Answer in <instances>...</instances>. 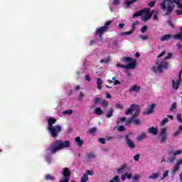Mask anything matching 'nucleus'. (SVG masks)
I'll use <instances>...</instances> for the list:
<instances>
[{
    "label": "nucleus",
    "instance_id": "1",
    "mask_svg": "<svg viewBox=\"0 0 182 182\" xmlns=\"http://www.w3.org/2000/svg\"><path fill=\"white\" fill-rule=\"evenodd\" d=\"M133 112H135L134 114L126 121V126H129L134 123L136 126H139L140 124V119H136V117H139L140 114V107L137 105L132 104L130 105V108L126 109L125 114L126 116H129V114H132Z\"/></svg>",
    "mask_w": 182,
    "mask_h": 182
},
{
    "label": "nucleus",
    "instance_id": "2",
    "mask_svg": "<svg viewBox=\"0 0 182 182\" xmlns=\"http://www.w3.org/2000/svg\"><path fill=\"white\" fill-rule=\"evenodd\" d=\"M69 147H70V141H63L60 139H56L50 144V146L47 149V151L50 154H56L58 151Z\"/></svg>",
    "mask_w": 182,
    "mask_h": 182
},
{
    "label": "nucleus",
    "instance_id": "3",
    "mask_svg": "<svg viewBox=\"0 0 182 182\" xmlns=\"http://www.w3.org/2000/svg\"><path fill=\"white\" fill-rule=\"evenodd\" d=\"M58 120L55 118L50 117L48 119V132L53 139H56L60 132H62V125L58 124L53 126Z\"/></svg>",
    "mask_w": 182,
    "mask_h": 182
},
{
    "label": "nucleus",
    "instance_id": "4",
    "mask_svg": "<svg viewBox=\"0 0 182 182\" xmlns=\"http://www.w3.org/2000/svg\"><path fill=\"white\" fill-rule=\"evenodd\" d=\"M130 136H132V134L130 133L125 134V141L129 149H134L136 147V144H134V142L130 139Z\"/></svg>",
    "mask_w": 182,
    "mask_h": 182
},
{
    "label": "nucleus",
    "instance_id": "5",
    "mask_svg": "<svg viewBox=\"0 0 182 182\" xmlns=\"http://www.w3.org/2000/svg\"><path fill=\"white\" fill-rule=\"evenodd\" d=\"M156 65H159V73L163 72V69H167V68H168V63L165 60H157Z\"/></svg>",
    "mask_w": 182,
    "mask_h": 182
},
{
    "label": "nucleus",
    "instance_id": "6",
    "mask_svg": "<svg viewBox=\"0 0 182 182\" xmlns=\"http://www.w3.org/2000/svg\"><path fill=\"white\" fill-rule=\"evenodd\" d=\"M117 68H122V69H134V68H136V60H133L132 62L128 63L126 65L117 63Z\"/></svg>",
    "mask_w": 182,
    "mask_h": 182
},
{
    "label": "nucleus",
    "instance_id": "7",
    "mask_svg": "<svg viewBox=\"0 0 182 182\" xmlns=\"http://www.w3.org/2000/svg\"><path fill=\"white\" fill-rule=\"evenodd\" d=\"M161 136V143H166V140L167 139V129L162 128L160 132Z\"/></svg>",
    "mask_w": 182,
    "mask_h": 182
},
{
    "label": "nucleus",
    "instance_id": "8",
    "mask_svg": "<svg viewBox=\"0 0 182 182\" xmlns=\"http://www.w3.org/2000/svg\"><path fill=\"white\" fill-rule=\"evenodd\" d=\"M106 31H107V28L106 26H101L97 29L95 33L96 35H99L100 41H102V35H103Z\"/></svg>",
    "mask_w": 182,
    "mask_h": 182
},
{
    "label": "nucleus",
    "instance_id": "9",
    "mask_svg": "<svg viewBox=\"0 0 182 182\" xmlns=\"http://www.w3.org/2000/svg\"><path fill=\"white\" fill-rule=\"evenodd\" d=\"M181 83V75H179L178 80H176V83L174 80H172L173 89H174V90H178V85Z\"/></svg>",
    "mask_w": 182,
    "mask_h": 182
},
{
    "label": "nucleus",
    "instance_id": "10",
    "mask_svg": "<svg viewBox=\"0 0 182 182\" xmlns=\"http://www.w3.org/2000/svg\"><path fill=\"white\" fill-rule=\"evenodd\" d=\"M62 174L65 177V178H69V177H70V175L72 174V172L70 171L69 168H64Z\"/></svg>",
    "mask_w": 182,
    "mask_h": 182
},
{
    "label": "nucleus",
    "instance_id": "11",
    "mask_svg": "<svg viewBox=\"0 0 182 182\" xmlns=\"http://www.w3.org/2000/svg\"><path fill=\"white\" fill-rule=\"evenodd\" d=\"M148 133H151V134H154V136H156V134H159V129L154 127H151L148 129Z\"/></svg>",
    "mask_w": 182,
    "mask_h": 182
},
{
    "label": "nucleus",
    "instance_id": "12",
    "mask_svg": "<svg viewBox=\"0 0 182 182\" xmlns=\"http://www.w3.org/2000/svg\"><path fill=\"white\" fill-rule=\"evenodd\" d=\"M133 177V173H125L124 174H123L121 177V180L122 181H124V180H126V178H127L128 180H130V178H132Z\"/></svg>",
    "mask_w": 182,
    "mask_h": 182
},
{
    "label": "nucleus",
    "instance_id": "13",
    "mask_svg": "<svg viewBox=\"0 0 182 182\" xmlns=\"http://www.w3.org/2000/svg\"><path fill=\"white\" fill-rule=\"evenodd\" d=\"M75 141L77 146H78V147H82V146H83V144H85V141H83V140L80 139V136L75 137Z\"/></svg>",
    "mask_w": 182,
    "mask_h": 182
},
{
    "label": "nucleus",
    "instance_id": "14",
    "mask_svg": "<svg viewBox=\"0 0 182 182\" xmlns=\"http://www.w3.org/2000/svg\"><path fill=\"white\" fill-rule=\"evenodd\" d=\"M154 107H156V104H151L146 109V114H151L154 112Z\"/></svg>",
    "mask_w": 182,
    "mask_h": 182
},
{
    "label": "nucleus",
    "instance_id": "15",
    "mask_svg": "<svg viewBox=\"0 0 182 182\" xmlns=\"http://www.w3.org/2000/svg\"><path fill=\"white\" fill-rule=\"evenodd\" d=\"M153 14L154 13L146 14L144 16H142V21L144 22H146V21H149V20L151 19V16H153Z\"/></svg>",
    "mask_w": 182,
    "mask_h": 182
},
{
    "label": "nucleus",
    "instance_id": "16",
    "mask_svg": "<svg viewBox=\"0 0 182 182\" xmlns=\"http://www.w3.org/2000/svg\"><path fill=\"white\" fill-rule=\"evenodd\" d=\"M94 113L95 114H97V116H102V114H103V110H102L101 107H96L94 109Z\"/></svg>",
    "mask_w": 182,
    "mask_h": 182
},
{
    "label": "nucleus",
    "instance_id": "17",
    "mask_svg": "<svg viewBox=\"0 0 182 182\" xmlns=\"http://www.w3.org/2000/svg\"><path fill=\"white\" fill-rule=\"evenodd\" d=\"M147 138V135L146 134V133L142 132L141 133V134H139L136 140H138V141H141V140H144V139Z\"/></svg>",
    "mask_w": 182,
    "mask_h": 182
},
{
    "label": "nucleus",
    "instance_id": "18",
    "mask_svg": "<svg viewBox=\"0 0 182 182\" xmlns=\"http://www.w3.org/2000/svg\"><path fill=\"white\" fill-rule=\"evenodd\" d=\"M137 1L139 0H126L124 2V5L126 8H129L130 5H133V4H134V2H137Z\"/></svg>",
    "mask_w": 182,
    "mask_h": 182
},
{
    "label": "nucleus",
    "instance_id": "19",
    "mask_svg": "<svg viewBox=\"0 0 182 182\" xmlns=\"http://www.w3.org/2000/svg\"><path fill=\"white\" fill-rule=\"evenodd\" d=\"M169 39H171V34H166L161 37V42H166L168 41Z\"/></svg>",
    "mask_w": 182,
    "mask_h": 182
},
{
    "label": "nucleus",
    "instance_id": "20",
    "mask_svg": "<svg viewBox=\"0 0 182 182\" xmlns=\"http://www.w3.org/2000/svg\"><path fill=\"white\" fill-rule=\"evenodd\" d=\"M102 85H103V80H102V78H97V87L98 90H102Z\"/></svg>",
    "mask_w": 182,
    "mask_h": 182
},
{
    "label": "nucleus",
    "instance_id": "21",
    "mask_svg": "<svg viewBox=\"0 0 182 182\" xmlns=\"http://www.w3.org/2000/svg\"><path fill=\"white\" fill-rule=\"evenodd\" d=\"M46 181H55V176L48 174L44 177Z\"/></svg>",
    "mask_w": 182,
    "mask_h": 182
},
{
    "label": "nucleus",
    "instance_id": "22",
    "mask_svg": "<svg viewBox=\"0 0 182 182\" xmlns=\"http://www.w3.org/2000/svg\"><path fill=\"white\" fill-rule=\"evenodd\" d=\"M127 168V165L124 164L122 165V166L117 170V173L118 174H122L123 171H124V169Z\"/></svg>",
    "mask_w": 182,
    "mask_h": 182
},
{
    "label": "nucleus",
    "instance_id": "23",
    "mask_svg": "<svg viewBox=\"0 0 182 182\" xmlns=\"http://www.w3.org/2000/svg\"><path fill=\"white\" fill-rule=\"evenodd\" d=\"M92 159H96V155L93 152L88 153L87 154V159L88 160V161H90Z\"/></svg>",
    "mask_w": 182,
    "mask_h": 182
},
{
    "label": "nucleus",
    "instance_id": "24",
    "mask_svg": "<svg viewBox=\"0 0 182 182\" xmlns=\"http://www.w3.org/2000/svg\"><path fill=\"white\" fill-rule=\"evenodd\" d=\"M113 109L110 108L109 109L107 110V114L105 115V117H107L108 119H110V117H113Z\"/></svg>",
    "mask_w": 182,
    "mask_h": 182
},
{
    "label": "nucleus",
    "instance_id": "25",
    "mask_svg": "<svg viewBox=\"0 0 182 182\" xmlns=\"http://www.w3.org/2000/svg\"><path fill=\"white\" fill-rule=\"evenodd\" d=\"M142 12V14H144V15L147 14H154V11H150V8H146L144 10H141Z\"/></svg>",
    "mask_w": 182,
    "mask_h": 182
},
{
    "label": "nucleus",
    "instance_id": "26",
    "mask_svg": "<svg viewBox=\"0 0 182 182\" xmlns=\"http://www.w3.org/2000/svg\"><path fill=\"white\" fill-rule=\"evenodd\" d=\"M140 90V87L137 85H134L129 89V92H139Z\"/></svg>",
    "mask_w": 182,
    "mask_h": 182
},
{
    "label": "nucleus",
    "instance_id": "27",
    "mask_svg": "<svg viewBox=\"0 0 182 182\" xmlns=\"http://www.w3.org/2000/svg\"><path fill=\"white\" fill-rule=\"evenodd\" d=\"M159 176H160L159 173H152L151 176H149V180H156V178H159Z\"/></svg>",
    "mask_w": 182,
    "mask_h": 182
},
{
    "label": "nucleus",
    "instance_id": "28",
    "mask_svg": "<svg viewBox=\"0 0 182 182\" xmlns=\"http://www.w3.org/2000/svg\"><path fill=\"white\" fill-rule=\"evenodd\" d=\"M173 39H175V41H182V33H176L173 36Z\"/></svg>",
    "mask_w": 182,
    "mask_h": 182
},
{
    "label": "nucleus",
    "instance_id": "29",
    "mask_svg": "<svg viewBox=\"0 0 182 182\" xmlns=\"http://www.w3.org/2000/svg\"><path fill=\"white\" fill-rule=\"evenodd\" d=\"M100 63H105L106 65H107V63L110 62V55H108L105 59L100 60Z\"/></svg>",
    "mask_w": 182,
    "mask_h": 182
},
{
    "label": "nucleus",
    "instance_id": "30",
    "mask_svg": "<svg viewBox=\"0 0 182 182\" xmlns=\"http://www.w3.org/2000/svg\"><path fill=\"white\" fill-rule=\"evenodd\" d=\"M89 176H92V171L87 170V172L82 176V177H85L87 181H89Z\"/></svg>",
    "mask_w": 182,
    "mask_h": 182
},
{
    "label": "nucleus",
    "instance_id": "31",
    "mask_svg": "<svg viewBox=\"0 0 182 182\" xmlns=\"http://www.w3.org/2000/svg\"><path fill=\"white\" fill-rule=\"evenodd\" d=\"M180 169V166L177 164H176L173 166V171H172V174L175 175L176 171H178V170Z\"/></svg>",
    "mask_w": 182,
    "mask_h": 182
},
{
    "label": "nucleus",
    "instance_id": "32",
    "mask_svg": "<svg viewBox=\"0 0 182 182\" xmlns=\"http://www.w3.org/2000/svg\"><path fill=\"white\" fill-rule=\"evenodd\" d=\"M141 15H143V11H141V10H140L139 11L135 13L132 18H139V16H141Z\"/></svg>",
    "mask_w": 182,
    "mask_h": 182
},
{
    "label": "nucleus",
    "instance_id": "33",
    "mask_svg": "<svg viewBox=\"0 0 182 182\" xmlns=\"http://www.w3.org/2000/svg\"><path fill=\"white\" fill-rule=\"evenodd\" d=\"M176 109H177V102H173V104L170 108V111L174 112V110H176Z\"/></svg>",
    "mask_w": 182,
    "mask_h": 182
},
{
    "label": "nucleus",
    "instance_id": "34",
    "mask_svg": "<svg viewBox=\"0 0 182 182\" xmlns=\"http://www.w3.org/2000/svg\"><path fill=\"white\" fill-rule=\"evenodd\" d=\"M120 178H119V176H115L112 180H110L109 182H119Z\"/></svg>",
    "mask_w": 182,
    "mask_h": 182
},
{
    "label": "nucleus",
    "instance_id": "35",
    "mask_svg": "<svg viewBox=\"0 0 182 182\" xmlns=\"http://www.w3.org/2000/svg\"><path fill=\"white\" fill-rule=\"evenodd\" d=\"M96 132H97V128L96 127H92L91 129H89L88 133L90 134H93V133H96Z\"/></svg>",
    "mask_w": 182,
    "mask_h": 182
},
{
    "label": "nucleus",
    "instance_id": "36",
    "mask_svg": "<svg viewBox=\"0 0 182 182\" xmlns=\"http://www.w3.org/2000/svg\"><path fill=\"white\" fill-rule=\"evenodd\" d=\"M102 98L97 97L94 99V105H97V103H101Z\"/></svg>",
    "mask_w": 182,
    "mask_h": 182
},
{
    "label": "nucleus",
    "instance_id": "37",
    "mask_svg": "<svg viewBox=\"0 0 182 182\" xmlns=\"http://www.w3.org/2000/svg\"><path fill=\"white\" fill-rule=\"evenodd\" d=\"M123 62H132L133 60V58L131 57H124L122 58Z\"/></svg>",
    "mask_w": 182,
    "mask_h": 182
},
{
    "label": "nucleus",
    "instance_id": "38",
    "mask_svg": "<svg viewBox=\"0 0 182 182\" xmlns=\"http://www.w3.org/2000/svg\"><path fill=\"white\" fill-rule=\"evenodd\" d=\"M115 107L116 109H119V110H122L123 109V107H124V106L123 105V104L118 103L115 105Z\"/></svg>",
    "mask_w": 182,
    "mask_h": 182
},
{
    "label": "nucleus",
    "instance_id": "39",
    "mask_svg": "<svg viewBox=\"0 0 182 182\" xmlns=\"http://www.w3.org/2000/svg\"><path fill=\"white\" fill-rule=\"evenodd\" d=\"M180 154H182V149L177 150L173 153V156L175 157V156H178Z\"/></svg>",
    "mask_w": 182,
    "mask_h": 182
},
{
    "label": "nucleus",
    "instance_id": "40",
    "mask_svg": "<svg viewBox=\"0 0 182 182\" xmlns=\"http://www.w3.org/2000/svg\"><path fill=\"white\" fill-rule=\"evenodd\" d=\"M85 97V94H83V92H80V95L78 96L79 102H83V97Z\"/></svg>",
    "mask_w": 182,
    "mask_h": 182
},
{
    "label": "nucleus",
    "instance_id": "41",
    "mask_svg": "<svg viewBox=\"0 0 182 182\" xmlns=\"http://www.w3.org/2000/svg\"><path fill=\"white\" fill-rule=\"evenodd\" d=\"M73 113V110L72 109H68L63 112V114H72Z\"/></svg>",
    "mask_w": 182,
    "mask_h": 182
},
{
    "label": "nucleus",
    "instance_id": "42",
    "mask_svg": "<svg viewBox=\"0 0 182 182\" xmlns=\"http://www.w3.org/2000/svg\"><path fill=\"white\" fill-rule=\"evenodd\" d=\"M147 29H149V27L147 26H142V28H141V33H146V31H147Z\"/></svg>",
    "mask_w": 182,
    "mask_h": 182
},
{
    "label": "nucleus",
    "instance_id": "43",
    "mask_svg": "<svg viewBox=\"0 0 182 182\" xmlns=\"http://www.w3.org/2000/svg\"><path fill=\"white\" fill-rule=\"evenodd\" d=\"M101 106H102V107H107V106H109V102L102 101L101 103Z\"/></svg>",
    "mask_w": 182,
    "mask_h": 182
},
{
    "label": "nucleus",
    "instance_id": "44",
    "mask_svg": "<svg viewBox=\"0 0 182 182\" xmlns=\"http://www.w3.org/2000/svg\"><path fill=\"white\" fill-rule=\"evenodd\" d=\"M168 176V171H165L164 173H163L162 178L161 180H164L166 177Z\"/></svg>",
    "mask_w": 182,
    "mask_h": 182
},
{
    "label": "nucleus",
    "instance_id": "45",
    "mask_svg": "<svg viewBox=\"0 0 182 182\" xmlns=\"http://www.w3.org/2000/svg\"><path fill=\"white\" fill-rule=\"evenodd\" d=\"M98 141L101 144H106V139L105 138H99Z\"/></svg>",
    "mask_w": 182,
    "mask_h": 182
},
{
    "label": "nucleus",
    "instance_id": "46",
    "mask_svg": "<svg viewBox=\"0 0 182 182\" xmlns=\"http://www.w3.org/2000/svg\"><path fill=\"white\" fill-rule=\"evenodd\" d=\"M176 117H177L178 122H179L180 123L182 124V117H181V114H176Z\"/></svg>",
    "mask_w": 182,
    "mask_h": 182
},
{
    "label": "nucleus",
    "instance_id": "47",
    "mask_svg": "<svg viewBox=\"0 0 182 182\" xmlns=\"http://www.w3.org/2000/svg\"><path fill=\"white\" fill-rule=\"evenodd\" d=\"M174 160H176L175 157L170 156L168 158V163H174Z\"/></svg>",
    "mask_w": 182,
    "mask_h": 182
},
{
    "label": "nucleus",
    "instance_id": "48",
    "mask_svg": "<svg viewBox=\"0 0 182 182\" xmlns=\"http://www.w3.org/2000/svg\"><path fill=\"white\" fill-rule=\"evenodd\" d=\"M110 25H112V21H106V22H105L104 26H106L107 31V29H109V27H108V26H110Z\"/></svg>",
    "mask_w": 182,
    "mask_h": 182
},
{
    "label": "nucleus",
    "instance_id": "49",
    "mask_svg": "<svg viewBox=\"0 0 182 182\" xmlns=\"http://www.w3.org/2000/svg\"><path fill=\"white\" fill-rule=\"evenodd\" d=\"M168 122V118H164L161 122V126H164V124H166V123H167Z\"/></svg>",
    "mask_w": 182,
    "mask_h": 182
},
{
    "label": "nucleus",
    "instance_id": "50",
    "mask_svg": "<svg viewBox=\"0 0 182 182\" xmlns=\"http://www.w3.org/2000/svg\"><path fill=\"white\" fill-rule=\"evenodd\" d=\"M154 5H156V1H152L149 4V8H154Z\"/></svg>",
    "mask_w": 182,
    "mask_h": 182
},
{
    "label": "nucleus",
    "instance_id": "51",
    "mask_svg": "<svg viewBox=\"0 0 182 182\" xmlns=\"http://www.w3.org/2000/svg\"><path fill=\"white\" fill-rule=\"evenodd\" d=\"M151 70H152V72H154V73H156V72H157V70L159 72V65L152 67Z\"/></svg>",
    "mask_w": 182,
    "mask_h": 182
},
{
    "label": "nucleus",
    "instance_id": "52",
    "mask_svg": "<svg viewBox=\"0 0 182 182\" xmlns=\"http://www.w3.org/2000/svg\"><path fill=\"white\" fill-rule=\"evenodd\" d=\"M171 56H173V53H168L167 56L165 57V58H164L165 60H167L170 59L171 58Z\"/></svg>",
    "mask_w": 182,
    "mask_h": 182
},
{
    "label": "nucleus",
    "instance_id": "53",
    "mask_svg": "<svg viewBox=\"0 0 182 182\" xmlns=\"http://www.w3.org/2000/svg\"><path fill=\"white\" fill-rule=\"evenodd\" d=\"M134 160L135 161H139L140 160V155L139 154H136L134 156Z\"/></svg>",
    "mask_w": 182,
    "mask_h": 182
},
{
    "label": "nucleus",
    "instance_id": "54",
    "mask_svg": "<svg viewBox=\"0 0 182 182\" xmlns=\"http://www.w3.org/2000/svg\"><path fill=\"white\" fill-rule=\"evenodd\" d=\"M125 130H126V128L124 127H123V126H119L118 127V131L119 132H124Z\"/></svg>",
    "mask_w": 182,
    "mask_h": 182
},
{
    "label": "nucleus",
    "instance_id": "55",
    "mask_svg": "<svg viewBox=\"0 0 182 182\" xmlns=\"http://www.w3.org/2000/svg\"><path fill=\"white\" fill-rule=\"evenodd\" d=\"M139 178H140L139 175H137V174L134 175V176H133L134 181H136V180H139Z\"/></svg>",
    "mask_w": 182,
    "mask_h": 182
},
{
    "label": "nucleus",
    "instance_id": "56",
    "mask_svg": "<svg viewBox=\"0 0 182 182\" xmlns=\"http://www.w3.org/2000/svg\"><path fill=\"white\" fill-rule=\"evenodd\" d=\"M168 25L171 26V28H174V25L173 24V21L171 20H168Z\"/></svg>",
    "mask_w": 182,
    "mask_h": 182
},
{
    "label": "nucleus",
    "instance_id": "57",
    "mask_svg": "<svg viewBox=\"0 0 182 182\" xmlns=\"http://www.w3.org/2000/svg\"><path fill=\"white\" fill-rule=\"evenodd\" d=\"M140 39H142V41H146L149 39V36H139Z\"/></svg>",
    "mask_w": 182,
    "mask_h": 182
},
{
    "label": "nucleus",
    "instance_id": "58",
    "mask_svg": "<svg viewBox=\"0 0 182 182\" xmlns=\"http://www.w3.org/2000/svg\"><path fill=\"white\" fill-rule=\"evenodd\" d=\"M85 80H87V82H90V80H92V78H90V75H85Z\"/></svg>",
    "mask_w": 182,
    "mask_h": 182
},
{
    "label": "nucleus",
    "instance_id": "59",
    "mask_svg": "<svg viewBox=\"0 0 182 182\" xmlns=\"http://www.w3.org/2000/svg\"><path fill=\"white\" fill-rule=\"evenodd\" d=\"M112 4L114 5H119V4H120V1H119V0H113Z\"/></svg>",
    "mask_w": 182,
    "mask_h": 182
},
{
    "label": "nucleus",
    "instance_id": "60",
    "mask_svg": "<svg viewBox=\"0 0 182 182\" xmlns=\"http://www.w3.org/2000/svg\"><path fill=\"white\" fill-rule=\"evenodd\" d=\"M87 178L86 176H82L81 177V182H87L88 181L87 180Z\"/></svg>",
    "mask_w": 182,
    "mask_h": 182
},
{
    "label": "nucleus",
    "instance_id": "61",
    "mask_svg": "<svg viewBox=\"0 0 182 182\" xmlns=\"http://www.w3.org/2000/svg\"><path fill=\"white\" fill-rule=\"evenodd\" d=\"M69 178H64L63 180L60 181L59 182H69Z\"/></svg>",
    "mask_w": 182,
    "mask_h": 182
},
{
    "label": "nucleus",
    "instance_id": "62",
    "mask_svg": "<svg viewBox=\"0 0 182 182\" xmlns=\"http://www.w3.org/2000/svg\"><path fill=\"white\" fill-rule=\"evenodd\" d=\"M153 20L154 21H158L159 20V17L157 16V14H154Z\"/></svg>",
    "mask_w": 182,
    "mask_h": 182
},
{
    "label": "nucleus",
    "instance_id": "63",
    "mask_svg": "<svg viewBox=\"0 0 182 182\" xmlns=\"http://www.w3.org/2000/svg\"><path fill=\"white\" fill-rule=\"evenodd\" d=\"M118 28H119V29H123V28H124V23H119Z\"/></svg>",
    "mask_w": 182,
    "mask_h": 182
},
{
    "label": "nucleus",
    "instance_id": "64",
    "mask_svg": "<svg viewBox=\"0 0 182 182\" xmlns=\"http://www.w3.org/2000/svg\"><path fill=\"white\" fill-rule=\"evenodd\" d=\"M180 164H182V159H178L176 161L177 166H180Z\"/></svg>",
    "mask_w": 182,
    "mask_h": 182
}]
</instances>
